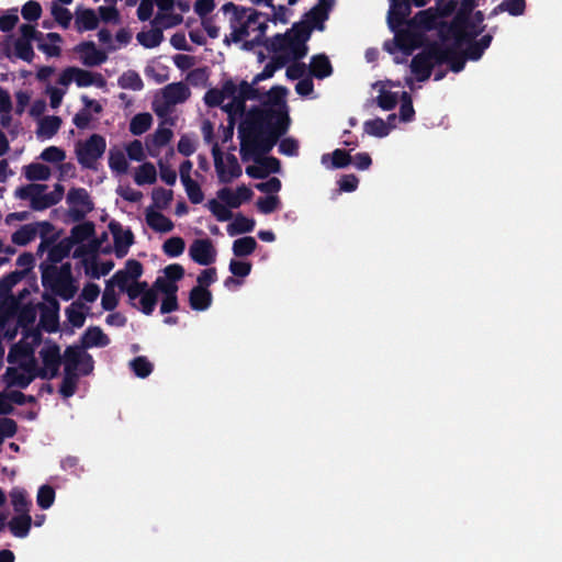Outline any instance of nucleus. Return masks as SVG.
Here are the masks:
<instances>
[{"instance_id":"obj_1","label":"nucleus","mask_w":562,"mask_h":562,"mask_svg":"<svg viewBox=\"0 0 562 562\" xmlns=\"http://www.w3.org/2000/svg\"><path fill=\"white\" fill-rule=\"evenodd\" d=\"M9 367L2 381L7 387H26L34 379H53L61 363L59 346L43 340L38 328L26 329L8 353Z\"/></svg>"},{"instance_id":"obj_46","label":"nucleus","mask_w":562,"mask_h":562,"mask_svg":"<svg viewBox=\"0 0 562 562\" xmlns=\"http://www.w3.org/2000/svg\"><path fill=\"white\" fill-rule=\"evenodd\" d=\"M89 308L80 302H74L66 308V315L69 323L75 327H81L86 321V314Z\"/></svg>"},{"instance_id":"obj_14","label":"nucleus","mask_w":562,"mask_h":562,"mask_svg":"<svg viewBox=\"0 0 562 562\" xmlns=\"http://www.w3.org/2000/svg\"><path fill=\"white\" fill-rule=\"evenodd\" d=\"M71 82H75L80 88L93 86L103 89L106 86V80L101 74L78 67H68L59 75L58 83L60 86L68 87Z\"/></svg>"},{"instance_id":"obj_22","label":"nucleus","mask_w":562,"mask_h":562,"mask_svg":"<svg viewBox=\"0 0 562 562\" xmlns=\"http://www.w3.org/2000/svg\"><path fill=\"white\" fill-rule=\"evenodd\" d=\"M79 60L88 67H95L106 61L108 52L98 48L93 42H83L75 47Z\"/></svg>"},{"instance_id":"obj_5","label":"nucleus","mask_w":562,"mask_h":562,"mask_svg":"<svg viewBox=\"0 0 562 562\" xmlns=\"http://www.w3.org/2000/svg\"><path fill=\"white\" fill-rule=\"evenodd\" d=\"M479 47L457 49L447 42L432 41L425 45L423 50L416 54L411 61V70L417 80L423 82L430 78L436 65L447 64L452 72H461L468 60L477 61Z\"/></svg>"},{"instance_id":"obj_64","label":"nucleus","mask_w":562,"mask_h":562,"mask_svg":"<svg viewBox=\"0 0 562 562\" xmlns=\"http://www.w3.org/2000/svg\"><path fill=\"white\" fill-rule=\"evenodd\" d=\"M55 501V491L49 485H42L38 488L36 502L37 505L43 508L47 509L49 508Z\"/></svg>"},{"instance_id":"obj_30","label":"nucleus","mask_w":562,"mask_h":562,"mask_svg":"<svg viewBox=\"0 0 562 562\" xmlns=\"http://www.w3.org/2000/svg\"><path fill=\"white\" fill-rule=\"evenodd\" d=\"M46 305L42 307L41 325L47 331H56L58 328L59 304L54 297L45 296Z\"/></svg>"},{"instance_id":"obj_32","label":"nucleus","mask_w":562,"mask_h":562,"mask_svg":"<svg viewBox=\"0 0 562 562\" xmlns=\"http://www.w3.org/2000/svg\"><path fill=\"white\" fill-rule=\"evenodd\" d=\"M110 228L113 234L115 254L117 257H124L133 244V234L130 229H124L119 224H111Z\"/></svg>"},{"instance_id":"obj_62","label":"nucleus","mask_w":562,"mask_h":562,"mask_svg":"<svg viewBox=\"0 0 562 562\" xmlns=\"http://www.w3.org/2000/svg\"><path fill=\"white\" fill-rule=\"evenodd\" d=\"M83 360L89 361L90 358L82 355L78 348L69 347L65 352V363L67 371L77 369L78 364Z\"/></svg>"},{"instance_id":"obj_8","label":"nucleus","mask_w":562,"mask_h":562,"mask_svg":"<svg viewBox=\"0 0 562 562\" xmlns=\"http://www.w3.org/2000/svg\"><path fill=\"white\" fill-rule=\"evenodd\" d=\"M46 189V186L31 183L18 188L14 195L21 200H29L32 209L42 211L57 204L64 196V187L60 184H56L54 190L48 193Z\"/></svg>"},{"instance_id":"obj_56","label":"nucleus","mask_w":562,"mask_h":562,"mask_svg":"<svg viewBox=\"0 0 562 562\" xmlns=\"http://www.w3.org/2000/svg\"><path fill=\"white\" fill-rule=\"evenodd\" d=\"M99 18L93 10H82L77 15V24L80 30L89 31L98 26Z\"/></svg>"},{"instance_id":"obj_58","label":"nucleus","mask_w":562,"mask_h":562,"mask_svg":"<svg viewBox=\"0 0 562 562\" xmlns=\"http://www.w3.org/2000/svg\"><path fill=\"white\" fill-rule=\"evenodd\" d=\"M24 173L29 180L44 181L50 177V169L43 164H31L25 167Z\"/></svg>"},{"instance_id":"obj_52","label":"nucleus","mask_w":562,"mask_h":562,"mask_svg":"<svg viewBox=\"0 0 562 562\" xmlns=\"http://www.w3.org/2000/svg\"><path fill=\"white\" fill-rule=\"evenodd\" d=\"M312 26L304 21L296 22L284 34H290L291 40L307 43L312 34Z\"/></svg>"},{"instance_id":"obj_42","label":"nucleus","mask_w":562,"mask_h":562,"mask_svg":"<svg viewBox=\"0 0 562 562\" xmlns=\"http://www.w3.org/2000/svg\"><path fill=\"white\" fill-rule=\"evenodd\" d=\"M11 504L16 513V515L21 514H30V507L32 505L31 501L27 498L26 492L21 487H14L10 492Z\"/></svg>"},{"instance_id":"obj_55","label":"nucleus","mask_w":562,"mask_h":562,"mask_svg":"<svg viewBox=\"0 0 562 562\" xmlns=\"http://www.w3.org/2000/svg\"><path fill=\"white\" fill-rule=\"evenodd\" d=\"M285 67V77L289 80H301L308 76V66L302 60L290 61Z\"/></svg>"},{"instance_id":"obj_7","label":"nucleus","mask_w":562,"mask_h":562,"mask_svg":"<svg viewBox=\"0 0 562 562\" xmlns=\"http://www.w3.org/2000/svg\"><path fill=\"white\" fill-rule=\"evenodd\" d=\"M485 15L482 11H473L471 15L468 16V23L460 26V31H453L449 34V41H452V45L457 47V49H469L472 46L479 47V57L477 60L482 58L484 52L490 47L493 41V33L497 30V26L491 29V32L481 36V38H476L481 35L486 25L484 24Z\"/></svg>"},{"instance_id":"obj_59","label":"nucleus","mask_w":562,"mask_h":562,"mask_svg":"<svg viewBox=\"0 0 562 562\" xmlns=\"http://www.w3.org/2000/svg\"><path fill=\"white\" fill-rule=\"evenodd\" d=\"M119 303V292L116 291V286H114L111 282L106 281L105 289L101 299L102 307L105 311H112L117 306Z\"/></svg>"},{"instance_id":"obj_53","label":"nucleus","mask_w":562,"mask_h":562,"mask_svg":"<svg viewBox=\"0 0 562 562\" xmlns=\"http://www.w3.org/2000/svg\"><path fill=\"white\" fill-rule=\"evenodd\" d=\"M93 231L94 227L91 223H82L72 228L70 237L66 240H70V246H72V244L82 243L92 236Z\"/></svg>"},{"instance_id":"obj_13","label":"nucleus","mask_w":562,"mask_h":562,"mask_svg":"<svg viewBox=\"0 0 562 562\" xmlns=\"http://www.w3.org/2000/svg\"><path fill=\"white\" fill-rule=\"evenodd\" d=\"M20 271L12 272L0 280V326L4 327L8 318L18 307V299L10 295L12 288L23 278Z\"/></svg>"},{"instance_id":"obj_47","label":"nucleus","mask_w":562,"mask_h":562,"mask_svg":"<svg viewBox=\"0 0 562 562\" xmlns=\"http://www.w3.org/2000/svg\"><path fill=\"white\" fill-rule=\"evenodd\" d=\"M363 130L368 135L382 138L389 135L391 126L382 119L376 117L366 121L363 123Z\"/></svg>"},{"instance_id":"obj_37","label":"nucleus","mask_w":562,"mask_h":562,"mask_svg":"<svg viewBox=\"0 0 562 562\" xmlns=\"http://www.w3.org/2000/svg\"><path fill=\"white\" fill-rule=\"evenodd\" d=\"M38 48L49 57H56L60 54L61 37L57 33H48L37 38Z\"/></svg>"},{"instance_id":"obj_3","label":"nucleus","mask_w":562,"mask_h":562,"mask_svg":"<svg viewBox=\"0 0 562 562\" xmlns=\"http://www.w3.org/2000/svg\"><path fill=\"white\" fill-rule=\"evenodd\" d=\"M281 132V102L271 110L249 112L239 125L240 155L254 164L246 168L251 178H265L279 169L276 158L266 154L274 146Z\"/></svg>"},{"instance_id":"obj_20","label":"nucleus","mask_w":562,"mask_h":562,"mask_svg":"<svg viewBox=\"0 0 562 562\" xmlns=\"http://www.w3.org/2000/svg\"><path fill=\"white\" fill-rule=\"evenodd\" d=\"M52 228V225L47 222L25 224L12 234L11 240L18 246H25L34 240L37 235L43 236L50 233Z\"/></svg>"},{"instance_id":"obj_25","label":"nucleus","mask_w":562,"mask_h":562,"mask_svg":"<svg viewBox=\"0 0 562 562\" xmlns=\"http://www.w3.org/2000/svg\"><path fill=\"white\" fill-rule=\"evenodd\" d=\"M173 132L167 127L165 123L160 124L157 130L146 138V149L151 157H157L160 150L170 143Z\"/></svg>"},{"instance_id":"obj_29","label":"nucleus","mask_w":562,"mask_h":562,"mask_svg":"<svg viewBox=\"0 0 562 562\" xmlns=\"http://www.w3.org/2000/svg\"><path fill=\"white\" fill-rule=\"evenodd\" d=\"M146 224L155 232L160 234H167L175 227L172 221L165 216L161 211L155 210V207H146L145 210Z\"/></svg>"},{"instance_id":"obj_24","label":"nucleus","mask_w":562,"mask_h":562,"mask_svg":"<svg viewBox=\"0 0 562 562\" xmlns=\"http://www.w3.org/2000/svg\"><path fill=\"white\" fill-rule=\"evenodd\" d=\"M333 4L334 0H318V3L305 13L304 22L311 25L312 30L324 31Z\"/></svg>"},{"instance_id":"obj_4","label":"nucleus","mask_w":562,"mask_h":562,"mask_svg":"<svg viewBox=\"0 0 562 562\" xmlns=\"http://www.w3.org/2000/svg\"><path fill=\"white\" fill-rule=\"evenodd\" d=\"M456 0H436L435 5L420 10L411 18L412 8L408 10H400V13L392 14L389 8L386 22L390 31L394 34L393 42H385L384 49L390 54L401 50L404 55L409 56L414 50L424 48L430 41L427 33L437 31L440 38V18H449L456 10Z\"/></svg>"},{"instance_id":"obj_44","label":"nucleus","mask_w":562,"mask_h":562,"mask_svg":"<svg viewBox=\"0 0 562 562\" xmlns=\"http://www.w3.org/2000/svg\"><path fill=\"white\" fill-rule=\"evenodd\" d=\"M108 344V337L99 327L88 328L82 337V345L86 348L104 347Z\"/></svg>"},{"instance_id":"obj_33","label":"nucleus","mask_w":562,"mask_h":562,"mask_svg":"<svg viewBox=\"0 0 562 562\" xmlns=\"http://www.w3.org/2000/svg\"><path fill=\"white\" fill-rule=\"evenodd\" d=\"M333 74V66L327 55L317 54L312 56L308 65V75L316 79H325Z\"/></svg>"},{"instance_id":"obj_21","label":"nucleus","mask_w":562,"mask_h":562,"mask_svg":"<svg viewBox=\"0 0 562 562\" xmlns=\"http://www.w3.org/2000/svg\"><path fill=\"white\" fill-rule=\"evenodd\" d=\"M31 291L29 289H23L18 297V307L15 312L8 318L5 325L11 321L16 319V323L20 326L26 327L29 324H32L36 318V307L32 303V301L26 300V295H30Z\"/></svg>"},{"instance_id":"obj_9","label":"nucleus","mask_w":562,"mask_h":562,"mask_svg":"<svg viewBox=\"0 0 562 562\" xmlns=\"http://www.w3.org/2000/svg\"><path fill=\"white\" fill-rule=\"evenodd\" d=\"M106 149V140L100 134H92L88 138L78 140L75 145V155L78 162L87 169H95L98 161Z\"/></svg>"},{"instance_id":"obj_38","label":"nucleus","mask_w":562,"mask_h":562,"mask_svg":"<svg viewBox=\"0 0 562 562\" xmlns=\"http://www.w3.org/2000/svg\"><path fill=\"white\" fill-rule=\"evenodd\" d=\"M212 303L211 292L203 286H194L190 292V305L195 311H205Z\"/></svg>"},{"instance_id":"obj_18","label":"nucleus","mask_w":562,"mask_h":562,"mask_svg":"<svg viewBox=\"0 0 562 562\" xmlns=\"http://www.w3.org/2000/svg\"><path fill=\"white\" fill-rule=\"evenodd\" d=\"M184 270L180 265L173 263L165 268L164 276L158 277L153 285L156 294H176L178 291L177 281L183 277Z\"/></svg>"},{"instance_id":"obj_40","label":"nucleus","mask_w":562,"mask_h":562,"mask_svg":"<svg viewBox=\"0 0 562 562\" xmlns=\"http://www.w3.org/2000/svg\"><path fill=\"white\" fill-rule=\"evenodd\" d=\"M60 125V117L55 115L44 116L38 120L37 135L38 137L49 139L58 132Z\"/></svg>"},{"instance_id":"obj_51","label":"nucleus","mask_w":562,"mask_h":562,"mask_svg":"<svg viewBox=\"0 0 562 562\" xmlns=\"http://www.w3.org/2000/svg\"><path fill=\"white\" fill-rule=\"evenodd\" d=\"M71 246L70 240H61L58 244L52 246L48 250L47 260L55 265L61 261L70 252Z\"/></svg>"},{"instance_id":"obj_27","label":"nucleus","mask_w":562,"mask_h":562,"mask_svg":"<svg viewBox=\"0 0 562 562\" xmlns=\"http://www.w3.org/2000/svg\"><path fill=\"white\" fill-rule=\"evenodd\" d=\"M252 192L246 186L236 189L223 188L217 192V199L229 207H238L250 200Z\"/></svg>"},{"instance_id":"obj_28","label":"nucleus","mask_w":562,"mask_h":562,"mask_svg":"<svg viewBox=\"0 0 562 562\" xmlns=\"http://www.w3.org/2000/svg\"><path fill=\"white\" fill-rule=\"evenodd\" d=\"M307 53V44L291 40L290 34H283V66L290 61L302 60Z\"/></svg>"},{"instance_id":"obj_63","label":"nucleus","mask_w":562,"mask_h":562,"mask_svg":"<svg viewBox=\"0 0 562 562\" xmlns=\"http://www.w3.org/2000/svg\"><path fill=\"white\" fill-rule=\"evenodd\" d=\"M186 248V243L181 237L168 238L164 245L162 250L169 257H178L182 255Z\"/></svg>"},{"instance_id":"obj_26","label":"nucleus","mask_w":562,"mask_h":562,"mask_svg":"<svg viewBox=\"0 0 562 562\" xmlns=\"http://www.w3.org/2000/svg\"><path fill=\"white\" fill-rule=\"evenodd\" d=\"M189 255L199 265L207 266L215 260L216 251L209 239H195L189 248Z\"/></svg>"},{"instance_id":"obj_48","label":"nucleus","mask_w":562,"mask_h":562,"mask_svg":"<svg viewBox=\"0 0 562 562\" xmlns=\"http://www.w3.org/2000/svg\"><path fill=\"white\" fill-rule=\"evenodd\" d=\"M172 198L173 194L171 190L156 188L151 192L153 204L148 207H155L157 211L166 210L170 205Z\"/></svg>"},{"instance_id":"obj_45","label":"nucleus","mask_w":562,"mask_h":562,"mask_svg":"<svg viewBox=\"0 0 562 562\" xmlns=\"http://www.w3.org/2000/svg\"><path fill=\"white\" fill-rule=\"evenodd\" d=\"M153 116L150 113H138L130 122V132L135 136L143 135L150 128Z\"/></svg>"},{"instance_id":"obj_61","label":"nucleus","mask_w":562,"mask_h":562,"mask_svg":"<svg viewBox=\"0 0 562 562\" xmlns=\"http://www.w3.org/2000/svg\"><path fill=\"white\" fill-rule=\"evenodd\" d=\"M415 110L413 106L412 97L408 92L403 91L401 94L400 119L403 122H411L414 120Z\"/></svg>"},{"instance_id":"obj_11","label":"nucleus","mask_w":562,"mask_h":562,"mask_svg":"<svg viewBox=\"0 0 562 562\" xmlns=\"http://www.w3.org/2000/svg\"><path fill=\"white\" fill-rule=\"evenodd\" d=\"M43 284L66 301L72 299L78 290L71 278L69 265H64L59 272L53 267L45 268Z\"/></svg>"},{"instance_id":"obj_23","label":"nucleus","mask_w":562,"mask_h":562,"mask_svg":"<svg viewBox=\"0 0 562 562\" xmlns=\"http://www.w3.org/2000/svg\"><path fill=\"white\" fill-rule=\"evenodd\" d=\"M81 102L83 106L74 116L72 122L78 128L85 130L88 128L91 121L102 112L103 105L99 101L90 99L87 95L81 97Z\"/></svg>"},{"instance_id":"obj_12","label":"nucleus","mask_w":562,"mask_h":562,"mask_svg":"<svg viewBox=\"0 0 562 562\" xmlns=\"http://www.w3.org/2000/svg\"><path fill=\"white\" fill-rule=\"evenodd\" d=\"M189 97L190 89L186 83H170L156 94L153 109L158 116L162 117L168 115L172 106L184 102Z\"/></svg>"},{"instance_id":"obj_35","label":"nucleus","mask_w":562,"mask_h":562,"mask_svg":"<svg viewBox=\"0 0 562 562\" xmlns=\"http://www.w3.org/2000/svg\"><path fill=\"white\" fill-rule=\"evenodd\" d=\"M133 179L137 186L154 184L157 180V169L153 162L143 161L133 171Z\"/></svg>"},{"instance_id":"obj_39","label":"nucleus","mask_w":562,"mask_h":562,"mask_svg":"<svg viewBox=\"0 0 562 562\" xmlns=\"http://www.w3.org/2000/svg\"><path fill=\"white\" fill-rule=\"evenodd\" d=\"M32 517L30 514H19L14 516L8 524L12 535L16 538H25L31 529Z\"/></svg>"},{"instance_id":"obj_57","label":"nucleus","mask_w":562,"mask_h":562,"mask_svg":"<svg viewBox=\"0 0 562 562\" xmlns=\"http://www.w3.org/2000/svg\"><path fill=\"white\" fill-rule=\"evenodd\" d=\"M119 86L123 89L139 91L143 88V80L137 72L128 70L119 78Z\"/></svg>"},{"instance_id":"obj_60","label":"nucleus","mask_w":562,"mask_h":562,"mask_svg":"<svg viewBox=\"0 0 562 562\" xmlns=\"http://www.w3.org/2000/svg\"><path fill=\"white\" fill-rule=\"evenodd\" d=\"M256 245L257 243L252 237L238 238L233 244V251L238 257L248 256L255 250Z\"/></svg>"},{"instance_id":"obj_49","label":"nucleus","mask_w":562,"mask_h":562,"mask_svg":"<svg viewBox=\"0 0 562 562\" xmlns=\"http://www.w3.org/2000/svg\"><path fill=\"white\" fill-rule=\"evenodd\" d=\"M137 41L147 48L158 46L162 41V32L160 27L154 26L149 31H144L137 34Z\"/></svg>"},{"instance_id":"obj_15","label":"nucleus","mask_w":562,"mask_h":562,"mask_svg":"<svg viewBox=\"0 0 562 562\" xmlns=\"http://www.w3.org/2000/svg\"><path fill=\"white\" fill-rule=\"evenodd\" d=\"M477 7L476 0H460L459 7L456 5V10L452 14V19L448 22L447 18H440L438 23L440 24V40L441 42L449 41V34L451 32L460 31V26L468 23V16L471 15L474 9Z\"/></svg>"},{"instance_id":"obj_50","label":"nucleus","mask_w":562,"mask_h":562,"mask_svg":"<svg viewBox=\"0 0 562 562\" xmlns=\"http://www.w3.org/2000/svg\"><path fill=\"white\" fill-rule=\"evenodd\" d=\"M255 227V221L241 215L236 216L233 222L227 226L229 235L234 236L237 234L251 232Z\"/></svg>"},{"instance_id":"obj_41","label":"nucleus","mask_w":562,"mask_h":562,"mask_svg":"<svg viewBox=\"0 0 562 562\" xmlns=\"http://www.w3.org/2000/svg\"><path fill=\"white\" fill-rule=\"evenodd\" d=\"M25 395L19 391L0 392V415L10 414L14 404H23Z\"/></svg>"},{"instance_id":"obj_54","label":"nucleus","mask_w":562,"mask_h":562,"mask_svg":"<svg viewBox=\"0 0 562 562\" xmlns=\"http://www.w3.org/2000/svg\"><path fill=\"white\" fill-rule=\"evenodd\" d=\"M123 149L130 160L144 161L146 158V145L144 146L139 139L126 143Z\"/></svg>"},{"instance_id":"obj_16","label":"nucleus","mask_w":562,"mask_h":562,"mask_svg":"<svg viewBox=\"0 0 562 562\" xmlns=\"http://www.w3.org/2000/svg\"><path fill=\"white\" fill-rule=\"evenodd\" d=\"M66 202L69 215L75 221L83 218L93 209L90 195L83 188H72L69 190Z\"/></svg>"},{"instance_id":"obj_10","label":"nucleus","mask_w":562,"mask_h":562,"mask_svg":"<svg viewBox=\"0 0 562 562\" xmlns=\"http://www.w3.org/2000/svg\"><path fill=\"white\" fill-rule=\"evenodd\" d=\"M142 272V265L138 261L128 260L125 268L115 272L108 281L116 286L120 292H126L131 301H136L139 291H142L143 282H138Z\"/></svg>"},{"instance_id":"obj_6","label":"nucleus","mask_w":562,"mask_h":562,"mask_svg":"<svg viewBox=\"0 0 562 562\" xmlns=\"http://www.w3.org/2000/svg\"><path fill=\"white\" fill-rule=\"evenodd\" d=\"M229 25L225 35L227 43L257 42L260 43L269 24L260 21L261 14L251 8H243L232 2L221 8Z\"/></svg>"},{"instance_id":"obj_36","label":"nucleus","mask_w":562,"mask_h":562,"mask_svg":"<svg viewBox=\"0 0 562 562\" xmlns=\"http://www.w3.org/2000/svg\"><path fill=\"white\" fill-rule=\"evenodd\" d=\"M158 295L154 291L153 288L148 289L145 282L142 283V291H139L138 304L135 301H132L133 305L138 307L144 314H150L157 303Z\"/></svg>"},{"instance_id":"obj_31","label":"nucleus","mask_w":562,"mask_h":562,"mask_svg":"<svg viewBox=\"0 0 562 562\" xmlns=\"http://www.w3.org/2000/svg\"><path fill=\"white\" fill-rule=\"evenodd\" d=\"M82 266L87 277L99 279L108 274L113 269L114 263L110 260L100 261L98 257L91 255L82 259Z\"/></svg>"},{"instance_id":"obj_2","label":"nucleus","mask_w":562,"mask_h":562,"mask_svg":"<svg viewBox=\"0 0 562 562\" xmlns=\"http://www.w3.org/2000/svg\"><path fill=\"white\" fill-rule=\"evenodd\" d=\"M263 45L270 55V61L263 70L256 75L250 83L247 81H240L239 83L227 81L222 90H210L204 98L209 105H220L232 120H237L247 116V114L244 116V112L245 101L248 99L260 100L263 109L268 110L281 102V88L279 86H273L267 91L259 86L261 81L270 79L281 65L280 34L267 40Z\"/></svg>"},{"instance_id":"obj_17","label":"nucleus","mask_w":562,"mask_h":562,"mask_svg":"<svg viewBox=\"0 0 562 562\" xmlns=\"http://www.w3.org/2000/svg\"><path fill=\"white\" fill-rule=\"evenodd\" d=\"M215 9L214 0H196L193 4V11L201 20L203 30L211 38L220 36V25L217 24V16H212L211 13Z\"/></svg>"},{"instance_id":"obj_34","label":"nucleus","mask_w":562,"mask_h":562,"mask_svg":"<svg viewBox=\"0 0 562 562\" xmlns=\"http://www.w3.org/2000/svg\"><path fill=\"white\" fill-rule=\"evenodd\" d=\"M128 158L123 148L113 146L108 154V164L112 172L125 175L130 169Z\"/></svg>"},{"instance_id":"obj_19","label":"nucleus","mask_w":562,"mask_h":562,"mask_svg":"<svg viewBox=\"0 0 562 562\" xmlns=\"http://www.w3.org/2000/svg\"><path fill=\"white\" fill-rule=\"evenodd\" d=\"M157 13L154 18V26L170 29L179 25L183 18L176 12L175 0H156Z\"/></svg>"},{"instance_id":"obj_43","label":"nucleus","mask_w":562,"mask_h":562,"mask_svg":"<svg viewBox=\"0 0 562 562\" xmlns=\"http://www.w3.org/2000/svg\"><path fill=\"white\" fill-rule=\"evenodd\" d=\"M331 160V164H330V167L331 169H341V168H345L347 167L348 165L351 164L352 161V157L350 156V154L344 149H335L331 155L329 154H324L322 156V164L323 165H327L328 160Z\"/></svg>"}]
</instances>
